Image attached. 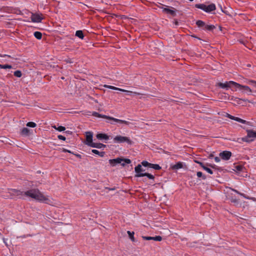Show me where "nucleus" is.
<instances>
[{
  "mask_svg": "<svg viewBox=\"0 0 256 256\" xmlns=\"http://www.w3.org/2000/svg\"><path fill=\"white\" fill-rule=\"evenodd\" d=\"M92 115L94 116H96V117L102 118H106V119L110 120L111 118V116H107L106 115H102V114H100L98 112H92Z\"/></svg>",
  "mask_w": 256,
  "mask_h": 256,
  "instance_id": "f3484780",
  "label": "nucleus"
},
{
  "mask_svg": "<svg viewBox=\"0 0 256 256\" xmlns=\"http://www.w3.org/2000/svg\"><path fill=\"white\" fill-rule=\"evenodd\" d=\"M124 90V91H122V92H126V93H128V94H137V95L140 94V93L137 92H132V91H130V90Z\"/></svg>",
  "mask_w": 256,
  "mask_h": 256,
  "instance_id": "72a5a7b5",
  "label": "nucleus"
},
{
  "mask_svg": "<svg viewBox=\"0 0 256 256\" xmlns=\"http://www.w3.org/2000/svg\"><path fill=\"white\" fill-rule=\"evenodd\" d=\"M127 233L130 238V239L132 241V242H134L135 241V239H134V232H130V231H128L127 232Z\"/></svg>",
  "mask_w": 256,
  "mask_h": 256,
  "instance_id": "cd10ccee",
  "label": "nucleus"
},
{
  "mask_svg": "<svg viewBox=\"0 0 256 256\" xmlns=\"http://www.w3.org/2000/svg\"><path fill=\"white\" fill-rule=\"evenodd\" d=\"M104 86L106 87V88H109L110 89H112V90H120V92L121 91H124V89L118 88H116V87H115V86H112L104 85Z\"/></svg>",
  "mask_w": 256,
  "mask_h": 256,
  "instance_id": "a878e982",
  "label": "nucleus"
},
{
  "mask_svg": "<svg viewBox=\"0 0 256 256\" xmlns=\"http://www.w3.org/2000/svg\"><path fill=\"white\" fill-rule=\"evenodd\" d=\"M214 160L216 162H220V160L219 157L216 156L214 158Z\"/></svg>",
  "mask_w": 256,
  "mask_h": 256,
  "instance_id": "a18cd8bd",
  "label": "nucleus"
},
{
  "mask_svg": "<svg viewBox=\"0 0 256 256\" xmlns=\"http://www.w3.org/2000/svg\"><path fill=\"white\" fill-rule=\"evenodd\" d=\"M96 137L100 140H108L109 139V136L105 134H96Z\"/></svg>",
  "mask_w": 256,
  "mask_h": 256,
  "instance_id": "4468645a",
  "label": "nucleus"
},
{
  "mask_svg": "<svg viewBox=\"0 0 256 256\" xmlns=\"http://www.w3.org/2000/svg\"><path fill=\"white\" fill-rule=\"evenodd\" d=\"M195 7L201 9L206 12H210L216 10V6L214 4H211L210 5L206 6L204 4H196Z\"/></svg>",
  "mask_w": 256,
  "mask_h": 256,
  "instance_id": "20e7f679",
  "label": "nucleus"
},
{
  "mask_svg": "<svg viewBox=\"0 0 256 256\" xmlns=\"http://www.w3.org/2000/svg\"><path fill=\"white\" fill-rule=\"evenodd\" d=\"M52 127L60 132L64 131L66 130L65 127L63 126H59L58 127H56V126H54Z\"/></svg>",
  "mask_w": 256,
  "mask_h": 256,
  "instance_id": "473e14b6",
  "label": "nucleus"
},
{
  "mask_svg": "<svg viewBox=\"0 0 256 256\" xmlns=\"http://www.w3.org/2000/svg\"><path fill=\"white\" fill-rule=\"evenodd\" d=\"M34 36L38 40H40L42 38V34L40 32H34Z\"/></svg>",
  "mask_w": 256,
  "mask_h": 256,
  "instance_id": "c756f323",
  "label": "nucleus"
},
{
  "mask_svg": "<svg viewBox=\"0 0 256 256\" xmlns=\"http://www.w3.org/2000/svg\"><path fill=\"white\" fill-rule=\"evenodd\" d=\"M110 120H112L114 122H120V124H124L126 125H128L130 124V122H128V121L117 119V118H114L112 116H111Z\"/></svg>",
  "mask_w": 256,
  "mask_h": 256,
  "instance_id": "a211bd4d",
  "label": "nucleus"
},
{
  "mask_svg": "<svg viewBox=\"0 0 256 256\" xmlns=\"http://www.w3.org/2000/svg\"><path fill=\"white\" fill-rule=\"evenodd\" d=\"M4 56H8V57H10V56H8V55H6V54L4 55Z\"/></svg>",
  "mask_w": 256,
  "mask_h": 256,
  "instance_id": "8fccbe9b",
  "label": "nucleus"
},
{
  "mask_svg": "<svg viewBox=\"0 0 256 256\" xmlns=\"http://www.w3.org/2000/svg\"><path fill=\"white\" fill-rule=\"evenodd\" d=\"M210 166H211L212 168H214V166H212V164H210Z\"/></svg>",
  "mask_w": 256,
  "mask_h": 256,
  "instance_id": "5fc2aeb1",
  "label": "nucleus"
},
{
  "mask_svg": "<svg viewBox=\"0 0 256 256\" xmlns=\"http://www.w3.org/2000/svg\"><path fill=\"white\" fill-rule=\"evenodd\" d=\"M62 151L63 152H68V150H66V148H63L62 149Z\"/></svg>",
  "mask_w": 256,
  "mask_h": 256,
  "instance_id": "de8ad7c7",
  "label": "nucleus"
},
{
  "mask_svg": "<svg viewBox=\"0 0 256 256\" xmlns=\"http://www.w3.org/2000/svg\"><path fill=\"white\" fill-rule=\"evenodd\" d=\"M109 162L113 166L118 164H121L122 166H124L126 164H129L131 162V161L128 158L123 159L118 158L115 159L110 160Z\"/></svg>",
  "mask_w": 256,
  "mask_h": 256,
  "instance_id": "7ed1b4c3",
  "label": "nucleus"
},
{
  "mask_svg": "<svg viewBox=\"0 0 256 256\" xmlns=\"http://www.w3.org/2000/svg\"><path fill=\"white\" fill-rule=\"evenodd\" d=\"M234 120L236 121V122H240V123H242V124H248L250 123V122H246V120H244L240 118H239L238 117H235L234 118Z\"/></svg>",
  "mask_w": 256,
  "mask_h": 256,
  "instance_id": "5701e85b",
  "label": "nucleus"
},
{
  "mask_svg": "<svg viewBox=\"0 0 256 256\" xmlns=\"http://www.w3.org/2000/svg\"><path fill=\"white\" fill-rule=\"evenodd\" d=\"M196 176L198 178H201L202 180L206 179V176L200 172H197Z\"/></svg>",
  "mask_w": 256,
  "mask_h": 256,
  "instance_id": "2f4dec72",
  "label": "nucleus"
},
{
  "mask_svg": "<svg viewBox=\"0 0 256 256\" xmlns=\"http://www.w3.org/2000/svg\"><path fill=\"white\" fill-rule=\"evenodd\" d=\"M175 24H176V25L178 24V21H176V22H175Z\"/></svg>",
  "mask_w": 256,
  "mask_h": 256,
  "instance_id": "3c124183",
  "label": "nucleus"
},
{
  "mask_svg": "<svg viewBox=\"0 0 256 256\" xmlns=\"http://www.w3.org/2000/svg\"><path fill=\"white\" fill-rule=\"evenodd\" d=\"M12 68V66L11 65H9V64L2 65V68L6 69V68Z\"/></svg>",
  "mask_w": 256,
  "mask_h": 256,
  "instance_id": "a19ab883",
  "label": "nucleus"
},
{
  "mask_svg": "<svg viewBox=\"0 0 256 256\" xmlns=\"http://www.w3.org/2000/svg\"><path fill=\"white\" fill-rule=\"evenodd\" d=\"M14 75L18 78H20L22 76V74L21 71L16 70L14 72Z\"/></svg>",
  "mask_w": 256,
  "mask_h": 256,
  "instance_id": "f704fd0d",
  "label": "nucleus"
},
{
  "mask_svg": "<svg viewBox=\"0 0 256 256\" xmlns=\"http://www.w3.org/2000/svg\"><path fill=\"white\" fill-rule=\"evenodd\" d=\"M234 120L236 121V122H240V123H242V124H248L250 123V122H246V120H244L240 118H239L238 117H235L234 118Z\"/></svg>",
  "mask_w": 256,
  "mask_h": 256,
  "instance_id": "4be33fe9",
  "label": "nucleus"
},
{
  "mask_svg": "<svg viewBox=\"0 0 256 256\" xmlns=\"http://www.w3.org/2000/svg\"><path fill=\"white\" fill-rule=\"evenodd\" d=\"M36 126V124L34 122H28L26 124V126L30 128H34Z\"/></svg>",
  "mask_w": 256,
  "mask_h": 256,
  "instance_id": "c9c22d12",
  "label": "nucleus"
},
{
  "mask_svg": "<svg viewBox=\"0 0 256 256\" xmlns=\"http://www.w3.org/2000/svg\"><path fill=\"white\" fill-rule=\"evenodd\" d=\"M226 116L230 118V119L231 120H234V116H232L228 114H226Z\"/></svg>",
  "mask_w": 256,
  "mask_h": 256,
  "instance_id": "37998d69",
  "label": "nucleus"
},
{
  "mask_svg": "<svg viewBox=\"0 0 256 256\" xmlns=\"http://www.w3.org/2000/svg\"><path fill=\"white\" fill-rule=\"evenodd\" d=\"M24 194L25 196L31 198L40 202H44L50 205L54 204L52 200L44 196L38 188L32 189L24 192Z\"/></svg>",
  "mask_w": 256,
  "mask_h": 256,
  "instance_id": "f257e3e1",
  "label": "nucleus"
},
{
  "mask_svg": "<svg viewBox=\"0 0 256 256\" xmlns=\"http://www.w3.org/2000/svg\"><path fill=\"white\" fill-rule=\"evenodd\" d=\"M142 164L144 166L150 167V163H149L147 161L144 160L142 162Z\"/></svg>",
  "mask_w": 256,
  "mask_h": 256,
  "instance_id": "e433bc0d",
  "label": "nucleus"
},
{
  "mask_svg": "<svg viewBox=\"0 0 256 256\" xmlns=\"http://www.w3.org/2000/svg\"><path fill=\"white\" fill-rule=\"evenodd\" d=\"M162 6H164L163 4H160ZM160 8L162 9V12L167 14H170L171 16H174L176 15L175 9L174 8H172V10L170 9L167 8H163L162 6H160Z\"/></svg>",
  "mask_w": 256,
  "mask_h": 256,
  "instance_id": "9d476101",
  "label": "nucleus"
},
{
  "mask_svg": "<svg viewBox=\"0 0 256 256\" xmlns=\"http://www.w3.org/2000/svg\"><path fill=\"white\" fill-rule=\"evenodd\" d=\"M215 28V26L214 25H207L205 24L204 28V30H208L211 31L213 30Z\"/></svg>",
  "mask_w": 256,
  "mask_h": 256,
  "instance_id": "b1692460",
  "label": "nucleus"
},
{
  "mask_svg": "<svg viewBox=\"0 0 256 256\" xmlns=\"http://www.w3.org/2000/svg\"><path fill=\"white\" fill-rule=\"evenodd\" d=\"M220 156L224 160H228L232 156V152L229 151H224L220 153Z\"/></svg>",
  "mask_w": 256,
  "mask_h": 256,
  "instance_id": "9b49d317",
  "label": "nucleus"
},
{
  "mask_svg": "<svg viewBox=\"0 0 256 256\" xmlns=\"http://www.w3.org/2000/svg\"><path fill=\"white\" fill-rule=\"evenodd\" d=\"M86 144L90 146L92 144H93L92 142V134L91 132H86Z\"/></svg>",
  "mask_w": 256,
  "mask_h": 256,
  "instance_id": "f8f14e48",
  "label": "nucleus"
},
{
  "mask_svg": "<svg viewBox=\"0 0 256 256\" xmlns=\"http://www.w3.org/2000/svg\"><path fill=\"white\" fill-rule=\"evenodd\" d=\"M150 168H154L156 170H159L161 169V167L158 164H150Z\"/></svg>",
  "mask_w": 256,
  "mask_h": 256,
  "instance_id": "c85d7f7f",
  "label": "nucleus"
},
{
  "mask_svg": "<svg viewBox=\"0 0 256 256\" xmlns=\"http://www.w3.org/2000/svg\"><path fill=\"white\" fill-rule=\"evenodd\" d=\"M0 68H2V64H0Z\"/></svg>",
  "mask_w": 256,
  "mask_h": 256,
  "instance_id": "603ef678",
  "label": "nucleus"
},
{
  "mask_svg": "<svg viewBox=\"0 0 256 256\" xmlns=\"http://www.w3.org/2000/svg\"><path fill=\"white\" fill-rule=\"evenodd\" d=\"M152 240H156V241H161L162 240V236H153Z\"/></svg>",
  "mask_w": 256,
  "mask_h": 256,
  "instance_id": "4c0bfd02",
  "label": "nucleus"
},
{
  "mask_svg": "<svg viewBox=\"0 0 256 256\" xmlns=\"http://www.w3.org/2000/svg\"><path fill=\"white\" fill-rule=\"evenodd\" d=\"M236 88H239L240 90H242L243 92L246 93L248 94H250L252 92L251 89L246 86H242L238 83L236 84Z\"/></svg>",
  "mask_w": 256,
  "mask_h": 256,
  "instance_id": "6e6552de",
  "label": "nucleus"
},
{
  "mask_svg": "<svg viewBox=\"0 0 256 256\" xmlns=\"http://www.w3.org/2000/svg\"><path fill=\"white\" fill-rule=\"evenodd\" d=\"M236 168L238 171H240V172L242 171V167L240 166H236Z\"/></svg>",
  "mask_w": 256,
  "mask_h": 256,
  "instance_id": "c03bdc74",
  "label": "nucleus"
},
{
  "mask_svg": "<svg viewBox=\"0 0 256 256\" xmlns=\"http://www.w3.org/2000/svg\"><path fill=\"white\" fill-rule=\"evenodd\" d=\"M146 176L148 178L151 180H154V177L153 175L148 174V173H144V174H136L135 175L136 177H142V176Z\"/></svg>",
  "mask_w": 256,
  "mask_h": 256,
  "instance_id": "dca6fc26",
  "label": "nucleus"
},
{
  "mask_svg": "<svg viewBox=\"0 0 256 256\" xmlns=\"http://www.w3.org/2000/svg\"><path fill=\"white\" fill-rule=\"evenodd\" d=\"M92 152L94 154L99 155L101 157L104 156V152H100L98 150H92Z\"/></svg>",
  "mask_w": 256,
  "mask_h": 256,
  "instance_id": "bb28decb",
  "label": "nucleus"
},
{
  "mask_svg": "<svg viewBox=\"0 0 256 256\" xmlns=\"http://www.w3.org/2000/svg\"><path fill=\"white\" fill-rule=\"evenodd\" d=\"M20 134L22 136H28L30 134V130L26 128H24L22 130Z\"/></svg>",
  "mask_w": 256,
  "mask_h": 256,
  "instance_id": "aec40b11",
  "label": "nucleus"
},
{
  "mask_svg": "<svg viewBox=\"0 0 256 256\" xmlns=\"http://www.w3.org/2000/svg\"><path fill=\"white\" fill-rule=\"evenodd\" d=\"M236 84L237 83L234 82L230 81L228 82H226L224 83L219 82L218 84V85L222 88H231L232 86H234L235 87H236Z\"/></svg>",
  "mask_w": 256,
  "mask_h": 256,
  "instance_id": "0eeeda50",
  "label": "nucleus"
},
{
  "mask_svg": "<svg viewBox=\"0 0 256 256\" xmlns=\"http://www.w3.org/2000/svg\"><path fill=\"white\" fill-rule=\"evenodd\" d=\"M76 36L81 39H83L84 36L82 30H77L76 32Z\"/></svg>",
  "mask_w": 256,
  "mask_h": 256,
  "instance_id": "393cba45",
  "label": "nucleus"
},
{
  "mask_svg": "<svg viewBox=\"0 0 256 256\" xmlns=\"http://www.w3.org/2000/svg\"><path fill=\"white\" fill-rule=\"evenodd\" d=\"M30 18L32 21L34 22H40L43 19L42 14H32Z\"/></svg>",
  "mask_w": 256,
  "mask_h": 256,
  "instance_id": "1a4fd4ad",
  "label": "nucleus"
},
{
  "mask_svg": "<svg viewBox=\"0 0 256 256\" xmlns=\"http://www.w3.org/2000/svg\"><path fill=\"white\" fill-rule=\"evenodd\" d=\"M76 156H77L78 158H81V156L79 154H75Z\"/></svg>",
  "mask_w": 256,
  "mask_h": 256,
  "instance_id": "09e8293b",
  "label": "nucleus"
},
{
  "mask_svg": "<svg viewBox=\"0 0 256 256\" xmlns=\"http://www.w3.org/2000/svg\"><path fill=\"white\" fill-rule=\"evenodd\" d=\"M247 136L241 138L243 142H250L256 138V132L251 130H246Z\"/></svg>",
  "mask_w": 256,
  "mask_h": 256,
  "instance_id": "f03ea898",
  "label": "nucleus"
},
{
  "mask_svg": "<svg viewBox=\"0 0 256 256\" xmlns=\"http://www.w3.org/2000/svg\"><path fill=\"white\" fill-rule=\"evenodd\" d=\"M196 162H197L198 164L200 166L204 169V170H206L208 172L209 174H213V172L212 170L210 169V168L206 166L202 162H197L196 161Z\"/></svg>",
  "mask_w": 256,
  "mask_h": 256,
  "instance_id": "2eb2a0df",
  "label": "nucleus"
},
{
  "mask_svg": "<svg viewBox=\"0 0 256 256\" xmlns=\"http://www.w3.org/2000/svg\"><path fill=\"white\" fill-rule=\"evenodd\" d=\"M68 153H72V152L70 150H68Z\"/></svg>",
  "mask_w": 256,
  "mask_h": 256,
  "instance_id": "864d4df0",
  "label": "nucleus"
},
{
  "mask_svg": "<svg viewBox=\"0 0 256 256\" xmlns=\"http://www.w3.org/2000/svg\"><path fill=\"white\" fill-rule=\"evenodd\" d=\"M24 192H21L20 190L12 189L9 192V194L10 196V198H14V197H17L18 198H23L24 196Z\"/></svg>",
  "mask_w": 256,
  "mask_h": 256,
  "instance_id": "423d86ee",
  "label": "nucleus"
},
{
  "mask_svg": "<svg viewBox=\"0 0 256 256\" xmlns=\"http://www.w3.org/2000/svg\"><path fill=\"white\" fill-rule=\"evenodd\" d=\"M196 24L198 27H203V28H204L206 24L203 21L200 20L196 21Z\"/></svg>",
  "mask_w": 256,
  "mask_h": 256,
  "instance_id": "7c9ffc66",
  "label": "nucleus"
},
{
  "mask_svg": "<svg viewBox=\"0 0 256 256\" xmlns=\"http://www.w3.org/2000/svg\"><path fill=\"white\" fill-rule=\"evenodd\" d=\"M232 202H236V200H233Z\"/></svg>",
  "mask_w": 256,
  "mask_h": 256,
  "instance_id": "6e6d98bb",
  "label": "nucleus"
},
{
  "mask_svg": "<svg viewBox=\"0 0 256 256\" xmlns=\"http://www.w3.org/2000/svg\"><path fill=\"white\" fill-rule=\"evenodd\" d=\"M250 82L252 83V84H255L254 86H256V82L254 81V80H251Z\"/></svg>",
  "mask_w": 256,
  "mask_h": 256,
  "instance_id": "49530a36",
  "label": "nucleus"
},
{
  "mask_svg": "<svg viewBox=\"0 0 256 256\" xmlns=\"http://www.w3.org/2000/svg\"><path fill=\"white\" fill-rule=\"evenodd\" d=\"M58 137L59 140H66V138L64 136H62V135H58Z\"/></svg>",
  "mask_w": 256,
  "mask_h": 256,
  "instance_id": "79ce46f5",
  "label": "nucleus"
},
{
  "mask_svg": "<svg viewBox=\"0 0 256 256\" xmlns=\"http://www.w3.org/2000/svg\"><path fill=\"white\" fill-rule=\"evenodd\" d=\"M92 148H104L106 147V146L101 144V143H95L94 142L93 144H92V145L90 146Z\"/></svg>",
  "mask_w": 256,
  "mask_h": 256,
  "instance_id": "6ab92c4d",
  "label": "nucleus"
},
{
  "mask_svg": "<svg viewBox=\"0 0 256 256\" xmlns=\"http://www.w3.org/2000/svg\"><path fill=\"white\" fill-rule=\"evenodd\" d=\"M142 238L144 240H152L153 236H142Z\"/></svg>",
  "mask_w": 256,
  "mask_h": 256,
  "instance_id": "58836bf2",
  "label": "nucleus"
},
{
  "mask_svg": "<svg viewBox=\"0 0 256 256\" xmlns=\"http://www.w3.org/2000/svg\"><path fill=\"white\" fill-rule=\"evenodd\" d=\"M170 168L172 170H177L180 168H183V164L182 162H178L175 164H172L170 166Z\"/></svg>",
  "mask_w": 256,
  "mask_h": 256,
  "instance_id": "ddd939ff",
  "label": "nucleus"
},
{
  "mask_svg": "<svg viewBox=\"0 0 256 256\" xmlns=\"http://www.w3.org/2000/svg\"><path fill=\"white\" fill-rule=\"evenodd\" d=\"M114 143H117V144H121L123 142H126L128 144H132V141L130 140V139L126 136H124L120 135H118L116 136L114 138Z\"/></svg>",
  "mask_w": 256,
  "mask_h": 256,
  "instance_id": "39448f33",
  "label": "nucleus"
},
{
  "mask_svg": "<svg viewBox=\"0 0 256 256\" xmlns=\"http://www.w3.org/2000/svg\"><path fill=\"white\" fill-rule=\"evenodd\" d=\"M233 191H234V192H236L237 194H240V196H244V198H247V199H249V198H247L246 196H245L244 194H242V193H240V192H238V190H234V189H232V190Z\"/></svg>",
  "mask_w": 256,
  "mask_h": 256,
  "instance_id": "ea45409f",
  "label": "nucleus"
},
{
  "mask_svg": "<svg viewBox=\"0 0 256 256\" xmlns=\"http://www.w3.org/2000/svg\"><path fill=\"white\" fill-rule=\"evenodd\" d=\"M134 170L136 174H142L141 172L144 171V170L142 168V166L140 164H138L136 166Z\"/></svg>",
  "mask_w": 256,
  "mask_h": 256,
  "instance_id": "412c9836",
  "label": "nucleus"
}]
</instances>
